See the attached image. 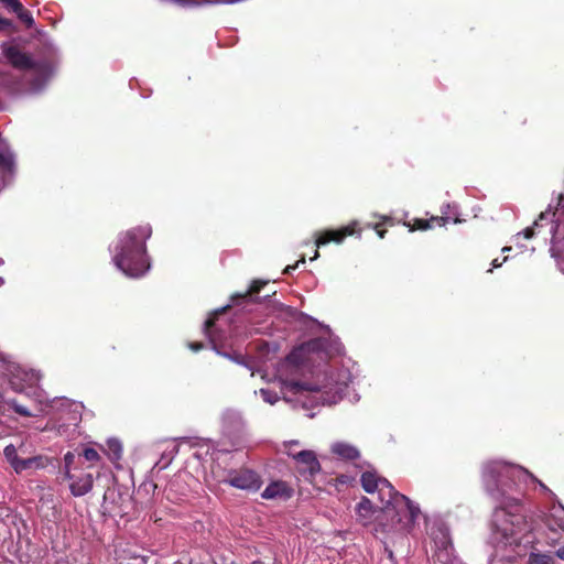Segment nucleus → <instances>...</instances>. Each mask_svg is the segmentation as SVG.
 I'll return each mask as SVG.
<instances>
[{
	"label": "nucleus",
	"mask_w": 564,
	"mask_h": 564,
	"mask_svg": "<svg viewBox=\"0 0 564 564\" xmlns=\"http://www.w3.org/2000/svg\"><path fill=\"white\" fill-rule=\"evenodd\" d=\"M517 470L503 462H488L482 467V478L492 498L498 502L492 513V525L503 535L513 534V527L522 521L521 505L518 498L507 495L514 485Z\"/></svg>",
	"instance_id": "obj_1"
},
{
	"label": "nucleus",
	"mask_w": 564,
	"mask_h": 564,
	"mask_svg": "<svg viewBox=\"0 0 564 564\" xmlns=\"http://www.w3.org/2000/svg\"><path fill=\"white\" fill-rule=\"evenodd\" d=\"M151 235L152 228L149 224L133 227L120 235L113 261L126 275L138 278L150 268L145 241Z\"/></svg>",
	"instance_id": "obj_2"
},
{
	"label": "nucleus",
	"mask_w": 564,
	"mask_h": 564,
	"mask_svg": "<svg viewBox=\"0 0 564 564\" xmlns=\"http://www.w3.org/2000/svg\"><path fill=\"white\" fill-rule=\"evenodd\" d=\"M360 482L365 491L368 494L378 491L381 501L386 500L381 514L398 517L395 523L401 529L413 525L420 512L419 508L408 497L398 492L386 478L379 477L375 471H365Z\"/></svg>",
	"instance_id": "obj_3"
},
{
	"label": "nucleus",
	"mask_w": 564,
	"mask_h": 564,
	"mask_svg": "<svg viewBox=\"0 0 564 564\" xmlns=\"http://www.w3.org/2000/svg\"><path fill=\"white\" fill-rule=\"evenodd\" d=\"M386 503V500L383 501ZM384 508V505L381 507H375L370 499L364 497L358 505L356 506V514L358 517V521L362 525H368L375 520L373 531L376 536L379 534H399L402 538H405V534L409 532L412 525H406L404 528H400L397 525L398 517L393 516H383L380 512Z\"/></svg>",
	"instance_id": "obj_4"
},
{
	"label": "nucleus",
	"mask_w": 564,
	"mask_h": 564,
	"mask_svg": "<svg viewBox=\"0 0 564 564\" xmlns=\"http://www.w3.org/2000/svg\"><path fill=\"white\" fill-rule=\"evenodd\" d=\"M64 476L69 481V490L73 496L82 497L90 492L94 486V475L83 467L80 457L73 452L64 455Z\"/></svg>",
	"instance_id": "obj_5"
},
{
	"label": "nucleus",
	"mask_w": 564,
	"mask_h": 564,
	"mask_svg": "<svg viewBox=\"0 0 564 564\" xmlns=\"http://www.w3.org/2000/svg\"><path fill=\"white\" fill-rule=\"evenodd\" d=\"M3 455L17 474L26 470L43 469L51 463L44 455H32L31 446L21 442L18 446L9 444L3 449Z\"/></svg>",
	"instance_id": "obj_6"
},
{
	"label": "nucleus",
	"mask_w": 564,
	"mask_h": 564,
	"mask_svg": "<svg viewBox=\"0 0 564 564\" xmlns=\"http://www.w3.org/2000/svg\"><path fill=\"white\" fill-rule=\"evenodd\" d=\"M219 481L248 491H258L262 485L261 477L249 468L230 469L225 477H219Z\"/></svg>",
	"instance_id": "obj_7"
},
{
	"label": "nucleus",
	"mask_w": 564,
	"mask_h": 564,
	"mask_svg": "<svg viewBox=\"0 0 564 564\" xmlns=\"http://www.w3.org/2000/svg\"><path fill=\"white\" fill-rule=\"evenodd\" d=\"M327 341L323 338H313L301 346L295 348L290 355L289 360L302 364L305 360H311V355H318L319 358L326 356Z\"/></svg>",
	"instance_id": "obj_8"
},
{
	"label": "nucleus",
	"mask_w": 564,
	"mask_h": 564,
	"mask_svg": "<svg viewBox=\"0 0 564 564\" xmlns=\"http://www.w3.org/2000/svg\"><path fill=\"white\" fill-rule=\"evenodd\" d=\"M2 54L10 65L20 70H31L36 68V63L32 57L24 53L18 45L3 43L1 45Z\"/></svg>",
	"instance_id": "obj_9"
},
{
	"label": "nucleus",
	"mask_w": 564,
	"mask_h": 564,
	"mask_svg": "<svg viewBox=\"0 0 564 564\" xmlns=\"http://www.w3.org/2000/svg\"><path fill=\"white\" fill-rule=\"evenodd\" d=\"M289 455L297 463L299 471L306 478L314 477L321 470V464L313 451L305 449Z\"/></svg>",
	"instance_id": "obj_10"
},
{
	"label": "nucleus",
	"mask_w": 564,
	"mask_h": 564,
	"mask_svg": "<svg viewBox=\"0 0 564 564\" xmlns=\"http://www.w3.org/2000/svg\"><path fill=\"white\" fill-rule=\"evenodd\" d=\"M357 223L352 221L347 226H344L335 230H326L322 232L316 239V247L327 245L329 242L340 243L346 237L351 236L356 232Z\"/></svg>",
	"instance_id": "obj_11"
},
{
	"label": "nucleus",
	"mask_w": 564,
	"mask_h": 564,
	"mask_svg": "<svg viewBox=\"0 0 564 564\" xmlns=\"http://www.w3.org/2000/svg\"><path fill=\"white\" fill-rule=\"evenodd\" d=\"M15 173V158L7 142H0V177L6 181Z\"/></svg>",
	"instance_id": "obj_12"
},
{
	"label": "nucleus",
	"mask_w": 564,
	"mask_h": 564,
	"mask_svg": "<svg viewBox=\"0 0 564 564\" xmlns=\"http://www.w3.org/2000/svg\"><path fill=\"white\" fill-rule=\"evenodd\" d=\"M293 495V489L288 486L285 481L278 480L273 481L267 486V488L261 494L264 499H289Z\"/></svg>",
	"instance_id": "obj_13"
},
{
	"label": "nucleus",
	"mask_w": 564,
	"mask_h": 564,
	"mask_svg": "<svg viewBox=\"0 0 564 564\" xmlns=\"http://www.w3.org/2000/svg\"><path fill=\"white\" fill-rule=\"evenodd\" d=\"M267 281L262 280H253L249 289L245 293H236L231 296V301L235 304H240L245 301L259 303L260 299L257 294L261 291L263 286L267 285Z\"/></svg>",
	"instance_id": "obj_14"
},
{
	"label": "nucleus",
	"mask_w": 564,
	"mask_h": 564,
	"mask_svg": "<svg viewBox=\"0 0 564 564\" xmlns=\"http://www.w3.org/2000/svg\"><path fill=\"white\" fill-rule=\"evenodd\" d=\"M332 453L345 460H356L360 457V453L358 448L355 446L344 443L337 442L332 445Z\"/></svg>",
	"instance_id": "obj_15"
},
{
	"label": "nucleus",
	"mask_w": 564,
	"mask_h": 564,
	"mask_svg": "<svg viewBox=\"0 0 564 564\" xmlns=\"http://www.w3.org/2000/svg\"><path fill=\"white\" fill-rule=\"evenodd\" d=\"M76 457L82 458L83 465L85 463H88L86 469L94 468L101 460L99 453L93 447L84 448L80 453L76 455Z\"/></svg>",
	"instance_id": "obj_16"
},
{
	"label": "nucleus",
	"mask_w": 564,
	"mask_h": 564,
	"mask_svg": "<svg viewBox=\"0 0 564 564\" xmlns=\"http://www.w3.org/2000/svg\"><path fill=\"white\" fill-rule=\"evenodd\" d=\"M285 389L294 394L302 393L304 391H318L319 388L316 384L305 383L301 381H288L285 383Z\"/></svg>",
	"instance_id": "obj_17"
},
{
	"label": "nucleus",
	"mask_w": 564,
	"mask_h": 564,
	"mask_svg": "<svg viewBox=\"0 0 564 564\" xmlns=\"http://www.w3.org/2000/svg\"><path fill=\"white\" fill-rule=\"evenodd\" d=\"M530 564H556L554 557L550 554L531 553L529 556Z\"/></svg>",
	"instance_id": "obj_18"
},
{
	"label": "nucleus",
	"mask_w": 564,
	"mask_h": 564,
	"mask_svg": "<svg viewBox=\"0 0 564 564\" xmlns=\"http://www.w3.org/2000/svg\"><path fill=\"white\" fill-rule=\"evenodd\" d=\"M14 14L28 29H31L34 25V19L31 12L25 9L23 4L21 6V10H17Z\"/></svg>",
	"instance_id": "obj_19"
},
{
	"label": "nucleus",
	"mask_w": 564,
	"mask_h": 564,
	"mask_svg": "<svg viewBox=\"0 0 564 564\" xmlns=\"http://www.w3.org/2000/svg\"><path fill=\"white\" fill-rule=\"evenodd\" d=\"M8 405L11 410H13L17 414L31 417L34 416V414L23 404H21L18 400L12 399L8 402Z\"/></svg>",
	"instance_id": "obj_20"
},
{
	"label": "nucleus",
	"mask_w": 564,
	"mask_h": 564,
	"mask_svg": "<svg viewBox=\"0 0 564 564\" xmlns=\"http://www.w3.org/2000/svg\"><path fill=\"white\" fill-rule=\"evenodd\" d=\"M406 226L409 227L410 231L427 230L432 228L431 220L422 218H415L413 219V224L408 223Z\"/></svg>",
	"instance_id": "obj_21"
},
{
	"label": "nucleus",
	"mask_w": 564,
	"mask_h": 564,
	"mask_svg": "<svg viewBox=\"0 0 564 564\" xmlns=\"http://www.w3.org/2000/svg\"><path fill=\"white\" fill-rule=\"evenodd\" d=\"M108 447H109V451L111 452L112 460H117V459L121 458L122 446L118 441H116V440L109 441Z\"/></svg>",
	"instance_id": "obj_22"
},
{
	"label": "nucleus",
	"mask_w": 564,
	"mask_h": 564,
	"mask_svg": "<svg viewBox=\"0 0 564 564\" xmlns=\"http://www.w3.org/2000/svg\"><path fill=\"white\" fill-rule=\"evenodd\" d=\"M1 6L11 13L21 10L22 2L20 0H0Z\"/></svg>",
	"instance_id": "obj_23"
},
{
	"label": "nucleus",
	"mask_w": 564,
	"mask_h": 564,
	"mask_svg": "<svg viewBox=\"0 0 564 564\" xmlns=\"http://www.w3.org/2000/svg\"><path fill=\"white\" fill-rule=\"evenodd\" d=\"M431 220V225H432V228L436 225L438 227H444L446 226V224L448 223L449 220V217H445V216H432L430 218Z\"/></svg>",
	"instance_id": "obj_24"
},
{
	"label": "nucleus",
	"mask_w": 564,
	"mask_h": 564,
	"mask_svg": "<svg viewBox=\"0 0 564 564\" xmlns=\"http://www.w3.org/2000/svg\"><path fill=\"white\" fill-rule=\"evenodd\" d=\"M216 318H217V314H215L214 316H210L205 322V332L208 337H212V332H213V328L215 327Z\"/></svg>",
	"instance_id": "obj_25"
},
{
	"label": "nucleus",
	"mask_w": 564,
	"mask_h": 564,
	"mask_svg": "<svg viewBox=\"0 0 564 564\" xmlns=\"http://www.w3.org/2000/svg\"><path fill=\"white\" fill-rule=\"evenodd\" d=\"M335 481L340 485H349L352 481V478L347 475H339L335 478Z\"/></svg>",
	"instance_id": "obj_26"
},
{
	"label": "nucleus",
	"mask_w": 564,
	"mask_h": 564,
	"mask_svg": "<svg viewBox=\"0 0 564 564\" xmlns=\"http://www.w3.org/2000/svg\"><path fill=\"white\" fill-rule=\"evenodd\" d=\"M299 263H305V258L302 257L296 263H294L293 265H286L285 269L283 270V273L284 274H290L293 270H295L297 267H299Z\"/></svg>",
	"instance_id": "obj_27"
},
{
	"label": "nucleus",
	"mask_w": 564,
	"mask_h": 564,
	"mask_svg": "<svg viewBox=\"0 0 564 564\" xmlns=\"http://www.w3.org/2000/svg\"><path fill=\"white\" fill-rule=\"evenodd\" d=\"M11 25H12L11 20L0 17V31H6L9 28H11Z\"/></svg>",
	"instance_id": "obj_28"
},
{
	"label": "nucleus",
	"mask_w": 564,
	"mask_h": 564,
	"mask_svg": "<svg viewBox=\"0 0 564 564\" xmlns=\"http://www.w3.org/2000/svg\"><path fill=\"white\" fill-rule=\"evenodd\" d=\"M522 235L525 239H531L534 237V228L533 227H527L523 231H522Z\"/></svg>",
	"instance_id": "obj_29"
},
{
	"label": "nucleus",
	"mask_w": 564,
	"mask_h": 564,
	"mask_svg": "<svg viewBox=\"0 0 564 564\" xmlns=\"http://www.w3.org/2000/svg\"><path fill=\"white\" fill-rule=\"evenodd\" d=\"M373 229L376 230V232L378 234V236H379L380 238H383V237H384V235H386V232H387V230H386V229H382V228H381V224H376V225L373 226Z\"/></svg>",
	"instance_id": "obj_30"
},
{
	"label": "nucleus",
	"mask_w": 564,
	"mask_h": 564,
	"mask_svg": "<svg viewBox=\"0 0 564 564\" xmlns=\"http://www.w3.org/2000/svg\"><path fill=\"white\" fill-rule=\"evenodd\" d=\"M188 347L193 351H199L204 347V345H203V343H189Z\"/></svg>",
	"instance_id": "obj_31"
},
{
	"label": "nucleus",
	"mask_w": 564,
	"mask_h": 564,
	"mask_svg": "<svg viewBox=\"0 0 564 564\" xmlns=\"http://www.w3.org/2000/svg\"><path fill=\"white\" fill-rule=\"evenodd\" d=\"M556 208L564 212V193L558 195Z\"/></svg>",
	"instance_id": "obj_32"
},
{
	"label": "nucleus",
	"mask_w": 564,
	"mask_h": 564,
	"mask_svg": "<svg viewBox=\"0 0 564 564\" xmlns=\"http://www.w3.org/2000/svg\"><path fill=\"white\" fill-rule=\"evenodd\" d=\"M556 556L564 561V546L556 551Z\"/></svg>",
	"instance_id": "obj_33"
},
{
	"label": "nucleus",
	"mask_w": 564,
	"mask_h": 564,
	"mask_svg": "<svg viewBox=\"0 0 564 564\" xmlns=\"http://www.w3.org/2000/svg\"><path fill=\"white\" fill-rule=\"evenodd\" d=\"M42 397H43V393L41 391L40 392H35V399L41 404L43 403Z\"/></svg>",
	"instance_id": "obj_34"
},
{
	"label": "nucleus",
	"mask_w": 564,
	"mask_h": 564,
	"mask_svg": "<svg viewBox=\"0 0 564 564\" xmlns=\"http://www.w3.org/2000/svg\"><path fill=\"white\" fill-rule=\"evenodd\" d=\"M492 267H494V268H498V267H500V263L498 262V260H497V259H495V260L492 261Z\"/></svg>",
	"instance_id": "obj_35"
},
{
	"label": "nucleus",
	"mask_w": 564,
	"mask_h": 564,
	"mask_svg": "<svg viewBox=\"0 0 564 564\" xmlns=\"http://www.w3.org/2000/svg\"><path fill=\"white\" fill-rule=\"evenodd\" d=\"M544 217H545V213H541L540 216H539V220L544 219Z\"/></svg>",
	"instance_id": "obj_36"
},
{
	"label": "nucleus",
	"mask_w": 564,
	"mask_h": 564,
	"mask_svg": "<svg viewBox=\"0 0 564 564\" xmlns=\"http://www.w3.org/2000/svg\"><path fill=\"white\" fill-rule=\"evenodd\" d=\"M317 257H318V250H315V254H314V257L312 258V260H313V259H316Z\"/></svg>",
	"instance_id": "obj_37"
},
{
	"label": "nucleus",
	"mask_w": 564,
	"mask_h": 564,
	"mask_svg": "<svg viewBox=\"0 0 564 564\" xmlns=\"http://www.w3.org/2000/svg\"><path fill=\"white\" fill-rule=\"evenodd\" d=\"M539 225V220H535L533 226H538Z\"/></svg>",
	"instance_id": "obj_38"
}]
</instances>
